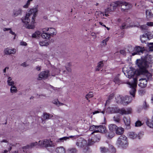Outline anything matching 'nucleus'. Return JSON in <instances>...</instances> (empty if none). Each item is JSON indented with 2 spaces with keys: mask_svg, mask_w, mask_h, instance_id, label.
I'll use <instances>...</instances> for the list:
<instances>
[{
  "mask_svg": "<svg viewBox=\"0 0 153 153\" xmlns=\"http://www.w3.org/2000/svg\"><path fill=\"white\" fill-rule=\"evenodd\" d=\"M139 26H140V28L142 30H145V29L147 27V26L146 25H143L141 26H140V25Z\"/></svg>",
  "mask_w": 153,
  "mask_h": 153,
  "instance_id": "52",
  "label": "nucleus"
},
{
  "mask_svg": "<svg viewBox=\"0 0 153 153\" xmlns=\"http://www.w3.org/2000/svg\"><path fill=\"white\" fill-rule=\"evenodd\" d=\"M111 6L114 7L121 6V9L123 11L128 10L132 7V5L129 3L117 1L112 3Z\"/></svg>",
  "mask_w": 153,
  "mask_h": 153,
  "instance_id": "5",
  "label": "nucleus"
},
{
  "mask_svg": "<svg viewBox=\"0 0 153 153\" xmlns=\"http://www.w3.org/2000/svg\"><path fill=\"white\" fill-rule=\"evenodd\" d=\"M21 65L22 66L24 67H26L28 66V65H27L26 63V62H24V63L21 64Z\"/></svg>",
  "mask_w": 153,
  "mask_h": 153,
  "instance_id": "59",
  "label": "nucleus"
},
{
  "mask_svg": "<svg viewBox=\"0 0 153 153\" xmlns=\"http://www.w3.org/2000/svg\"><path fill=\"white\" fill-rule=\"evenodd\" d=\"M137 134L134 132H130L129 133V137L131 139H135L137 137Z\"/></svg>",
  "mask_w": 153,
  "mask_h": 153,
  "instance_id": "31",
  "label": "nucleus"
},
{
  "mask_svg": "<svg viewBox=\"0 0 153 153\" xmlns=\"http://www.w3.org/2000/svg\"><path fill=\"white\" fill-rule=\"evenodd\" d=\"M111 100H109V99H108V100H107L106 101V104L105 105L109 104Z\"/></svg>",
  "mask_w": 153,
  "mask_h": 153,
  "instance_id": "62",
  "label": "nucleus"
},
{
  "mask_svg": "<svg viewBox=\"0 0 153 153\" xmlns=\"http://www.w3.org/2000/svg\"><path fill=\"white\" fill-rule=\"evenodd\" d=\"M39 44L41 46H47L49 45V43L46 41L40 42Z\"/></svg>",
  "mask_w": 153,
  "mask_h": 153,
  "instance_id": "36",
  "label": "nucleus"
},
{
  "mask_svg": "<svg viewBox=\"0 0 153 153\" xmlns=\"http://www.w3.org/2000/svg\"><path fill=\"white\" fill-rule=\"evenodd\" d=\"M145 90L143 89H140L138 91L139 94L140 96H142L145 93Z\"/></svg>",
  "mask_w": 153,
  "mask_h": 153,
  "instance_id": "43",
  "label": "nucleus"
},
{
  "mask_svg": "<svg viewBox=\"0 0 153 153\" xmlns=\"http://www.w3.org/2000/svg\"><path fill=\"white\" fill-rule=\"evenodd\" d=\"M113 81L116 83L118 84L119 83L120 80L118 76H116L113 79Z\"/></svg>",
  "mask_w": 153,
  "mask_h": 153,
  "instance_id": "45",
  "label": "nucleus"
},
{
  "mask_svg": "<svg viewBox=\"0 0 153 153\" xmlns=\"http://www.w3.org/2000/svg\"><path fill=\"white\" fill-rule=\"evenodd\" d=\"M56 146V144L53 143V142L50 139H49V144H48V147H55Z\"/></svg>",
  "mask_w": 153,
  "mask_h": 153,
  "instance_id": "39",
  "label": "nucleus"
},
{
  "mask_svg": "<svg viewBox=\"0 0 153 153\" xmlns=\"http://www.w3.org/2000/svg\"><path fill=\"white\" fill-rule=\"evenodd\" d=\"M41 34V33L40 31H36L32 34V36L33 38H34L39 37Z\"/></svg>",
  "mask_w": 153,
  "mask_h": 153,
  "instance_id": "33",
  "label": "nucleus"
},
{
  "mask_svg": "<svg viewBox=\"0 0 153 153\" xmlns=\"http://www.w3.org/2000/svg\"><path fill=\"white\" fill-rule=\"evenodd\" d=\"M55 151L57 153H65V149L63 146L57 147Z\"/></svg>",
  "mask_w": 153,
  "mask_h": 153,
  "instance_id": "19",
  "label": "nucleus"
},
{
  "mask_svg": "<svg viewBox=\"0 0 153 153\" xmlns=\"http://www.w3.org/2000/svg\"><path fill=\"white\" fill-rule=\"evenodd\" d=\"M146 17L147 19H149L153 17V14L151 12L150 10H146Z\"/></svg>",
  "mask_w": 153,
  "mask_h": 153,
  "instance_id": "21",
  "label": "nucleus"
},
{
  "mask_svg": "<svg viewBox=\"0 0 153 153\" xmlns=\"http://www.w3.org/2000/svg\"><path fill=\"white\" fill-rule=\"evenodd\" d=\"M120 53L123 55L125 54V52L124 50H120Z\"/></svg>",
  "mask_w": 153,
  "mask_h": 153,
  "instance_id": "63",
  "label": "nucleus"
},
{
  "mask_svg": "<svg viewBox=\"0 0 153 153\" xmlns=\"http://www.w3.org/2000/svg\"><path fill=\"white\" fill-rule=\"evenodd\" d=\"M146 35L147 37V38L148 39H151L152 38H153V36L152 35H150V37L149 36V34H147V33H146Z\"/></svg>",
  "mask_w": 153,
  "mask_h": 153,
  "instance_id": "61",
  "label": "nucleus"
},
{
  "mask_svg": "<svg viewBox=\"0 0 153 153\" xmlns=\"http://www.w3.org/2000/svg\"><path fill=\"white\" fill-rule=\"evenodd\" d=\"M116 134L118 135H120L123 134L124 132V129L122 127H118L115 131Z\"/></svg>",
  "mask_w": 153,
  "mask_h": 153,
  "instance_id": "28",
  "label": "nucleus"
},
{
  "mask_svg": "<svg viewBox=\"0 0 153 153\" xmlns=\"http://www.w3.org/2000/svg\"><path fill=\"white\" fill-rule=\"evenodd\" d=\"M76 145L79 148L84 147L83 151L84 152H86L88 149V147L87 146L86 140L82 138H80L78 139L76 143Z\"/></svg>",
  "mask_w": 153,
  "mask_h": 153,
  "instance_id": "7",
  "label": "nucleus"
},
{
  "mask_svg": "<svg viewBox=\"0 0 153 153\" xmlns=\"http://www.w3.org/2000/svg\"><path fill=\"white\" fill-rule=\"evenodd\" d=\"M53 115L47 113H45L43 114V117L44 120H48L51 119Z\"/></svg>",
  "mask_w": 153,
  "mask_h": 153,
  "instance_id": "25",
  "label": "nucleus"
},
{
  "mask_svg": "<svg viewBox=\"0 0 153 153\" xmlns=\"http://www.w3.org/2000/svg\"><path fill=\"white\" fill-rule=\"evenodd\" d=\"M104 65L102 61H100L97 64V65L95 68L96 71H98L101 70Z\"/></svg>",
  "mask_w": 153,
  "mask_h": 153,
  "instance_id": "20",
  "label": "nucleus"
},
{
  "mask_svg": "<svg viewBox=\"0 0 153 153\" xmlns=\"http://www.w3.org/2000/svg\"><path fill=\"white\" fill-rule=\"evenodd\" d=\"M109 130L111 131H115L116 129L117 128V126L114 124H110L108 126Z\"/></svg>",
  "mask_w": 153,
  "mask_h": 153,
  "instance_id": "22",
  "label": "nucleus"
},
{
  "mask_svg": "<svg viewBox=\"0 0 153 153\" xmlns=\"http://www.w3.org/2000/svg\"><path fill=\"white\" fill-rule=\"evenodd\" d=\"M10 91V92L12 94L16 93L18 91L17 88L14 85L11 86Z\"/></svg>",
  "mask_w": 153,
  "mask_h": 153,
  "instance_id": "30",
  "label": "nucleus"
},
{
  "mask_svg": "<svg viewBox=\"0 0 153 153\" xmlns=\"http://www.w3.org/2000/svg\"><path fill=\"white\" fill-rule=\"evenodd\" d=\"M49 71L48 70L41 72L39 75L38 80H41L46 79L49 75Z\"/></svg>",
  "mask_w": 153,
  "mask_h": 153,
  "instance_id": "9",
  "label": "nucleus"
},
{
  "mask_svg": "<svg viewBox=\"0 0 153 153\" xmlns=\"http://www.w3.org/2000/svg\"><path fill=\"white\" fill-rule=\"evenodd\" d=\"M131 108H128L126 109L124 108H122L119 109L118 110V112L122 115L129 114L131 113Z\"/></svg>",
  "mask_w": 153,
  "mask_h": 153,
  "instance_id": "11",
  "label": "nucleus"
},
{
  "mask_svg": "<svg viewBox=\"0 0 153 153\" xmlns=\"http://www.w3.org/2000/svg\"><path fill=\"white\" fill-rule=\"evenodd\" d=\"M38 8V6L37 5L32 8L29 9L27 11L26 16L22 18V22L26 24L29 23L30 21L29 17L31 15H33V16L32 18V22L34 23L35 17L37 15Z\"/></svg>",
  "mask_w": 153,
  "mask_h": 153,
  "instance_id": "3",
  "label": "nucleus"
},
{
  "mask_svg": "<svg viewBox=\"0 0 153 153\" xmlns=\"http://www.w3.org/2000/svg\"><path fill=\"white\" fill-rule=\"evenodd\" d=\"M113 120L115 122L119 123L120 120V117L119 115H116L113 117Z\"/></svg>",
  "mask_w": 153,
  "mask_h": 153,
  "instance_id": "34",
  "label": "nucleus"
},
{
  "mask_svg": "<svg viewBox=\"0 0 153 153\" xmlns=\"http://www.w3.org/2000/svg\"><path fill=\"white\" fill-rule=\"evenodd\" d=\"M116 102L117 103L122 104L123 105V97L122 96L117 95L115 97Z\"/></svg>",
  "mask_w": 153,
  "mask_h": 153,
  "instance_id": "17",
  "label": "nucleus"
},
{
  "mask_svg": "<svg viewBox=\"0 0 153 153\" xmlns=\"http://www.w3.org/2000/svg\"><path fill=\"white\" fill-rule=\"evenodd\" d=\"M100 139V136L99 134H97L92 139L94 142H98Z\"/></svg>",
  "mask_w": 153,
  "mask_h": 153,
  "instance_id": "32",
  "label": "nucleus"
},
{
  "mask_svg": "<svg viewBox=\"0 0 153 153\" xmlns=\"http://www.w3.org/2000/svg\"><path fill=\"white\" fill-rule=\"evenodd\" d=\"M3 30L4 31H6L9 30V33L11 34L14 35V37H13V39H15L16 37V34L15 33L13 32L11 30V28H3Z\"/></svg>",
  "mask_w": 153,
  "mask_h": 153,
  "instance_id": "27",
  "label": "nucleus"
},
{
  "mask_svg": "<svg viewBox=\"0 0 153 153\" xmlns=\"http://www.w3.org/2000/svg\"><path fill=\"white\" fill-rule=\"evenodd\" d=\"M69 153H77V150L75 148H69L68 150Z\"/></svg>",
  "mask_w": 153,
  "mask_h": 153,
  "instance_id": "35",
  "label": "nucleus"
},
{
  "mask_svg": "<svg viewBox=\"0 0 153 153\" xmlns=\"http://www.w3.org/2000/svg\"><path fill=\"white\" fill-rule=\"evenodd\" d=\"M20 45L22 46H26L27 45V43L26 42L22 41L20 42Z\"/></svg>",
  "mask_w": 153,
  "mask_h": 153,
  "instance_id": "54",
  "label": "nucleus"
},
{
  "mask_svg": "<svg viewBox=\"0 0 153 153\" xmlns=\"http://www.w3.org/2000/svg\"><path fill=\"white\" fill-rule=\"evenodd\" d=\"M9 67H6L4 70H3V72L4 73H5L6 72V71L7 70H8L9 69Z\"/></svg>",
  "mask_w": 153,
  "mask_h": 153,
  "instance_id": "64",
  "label": "nucleus"
},
{
  "mask_svg": "<svg viewBox=\"0 0 153 153\" xmlns=\"http://www.w3.org/2000/svg\"><path fill=\"white\" fill-rule=\"evenodd\" d=\"M64 105V104L63 103L60 102H58V103H56V105L58 106H59L61 105Z\"/></svg>",
  "mask_w": 153,
  "mask_h": 153,
  "instance_id": "60",
  "label": "nucleus"
},
{
  "mask_svg": "<svg viewBox=\"0 0 153 153\" xmlns=\"http://www.w3.org/2000/svg\"><path fill=\"white\" fill-rule=\"evenodd\" d=\"M69 139V137H64L59 138L57 140V142H63L64 140H66Z\"/></svg>",
  "mask_w": 153,
  "mask_h": 153,
  "instance_id": "37",
  "label": "nucleus"
},
{
  "mask_svg": "<svg viewBox=\"0 0 153 153\" xmlns=\"http://www.w3.org/2000/svg\"><path fill=\"white\" fill-rule=\"evenodd\" d=\"M107 131L106 128L104 126L101 125L97 126V130L94 131L91 134H93L95 133L100 132L102 133H105Z\"/></svg>",
  "mask_w": 153,
  "mask_h": 153,
  "instance_id": "10",
  "label": "nucleus"
},
{
  "mask_svg": "<svg viewBox=\"0 0 153 153\" xmlns=\"http://www.w3.org/2000/svg\"><path fill=\"white\" fill-rule=\"evenodd\" d=\"M61 70H59L57 69L56 68H54L53 71H56L57 72L55 73L56 74H58L60 72V71H61Z\"/></svg>",
  "mask_w": 153,
  "mask_h": 153,
  "instance_id": "57",
  "label": "nucleus"
},
{
  "mask_svg": "<svg viewBox=\"0 0 153 153\" xmlns=\"http://www.w3.org/2000/svg\"><path fill=\"white\" fill-rule=\"evenodd\" d=\"M101 152L102 153H105L107 152L108 149L105 147L100 148Z\"/></svg>",
  "mask_w": 153,
  "mask_h": 153,
  "instance_id": "40",
  "label": "nucleus"
},
{
  "mask_svg": "<svg viewBox=\"0 0 153 153\" xmlns=\"http://www.w3.org/2000/svg\"><path fill=\"white\" fill-rule=\"evenodd\" d=\"M16 52V50L15 49H12L6 48L4 50V53L6 55H9L11 54H14Z\"/></svg>",
  "mask_w": 153,
  "mask_h": 153,
  "instance_id": "15",
  "label": "nucleus"
},
{
  "mask_svg": "<svg viewBox=\"0 0 153 153\" xmlns=\"http://www.w3.org/2000/svg\"><path fill=\"white\" fill-rule=\"evenodd\" d=\"M109 149L111 150V152L112 153H114L116 152L115 149L111 145L110 146Z\"/></svg>",
  "mask_w": 153,
  "mask_h": 153,
  "instance_id": "46",
  "label": "nucleus"
},
{
  "mask_svg": "<svg viewBox=\"0 0 153 153\" xmlns=\"http://www.w3.org/2000/svg\"><path fill=\"white\" fill-rule=\"evenodd\" d=\"M105 133L106 137L108 139L112 138L114 135V133L113 131H106Z\"/></svg>",
  "mask_w": 153,
  "mask_h": 153,
  "instance_id": "23",
  "label": "nucleus"
},
{
  "mask_svg": "<svg viewBox=\"0 0 153 153\" xmlns=\"http://www.w3.org/2000/svg\"><path fill=\"white\" fill-rule=\"evenodd\" d=\"M23 10L21 8H17L14 9L13 11V16L14 17L17 16L19 15H21Z\"/></svg>",
  "mask_w": 153,
  "mask_h": 153,
  "instance_id": "12",
  "label": "nucleus"
},
{
  "mask_svg": "<svg viewBox=\"0 0 153 153\" xmlns=\"http://www.w3.org/2000/svg\"><path fill=\"white\" fill-rule=\"evenodd\" d=\"M129 27V26H128V25H127L126 24V23L125 22L124 23H123L122 24L121 26L120 27V28L121 29H125V28L127 29Z\"/></svg>",
  "mask_w": 153,
  "mask_h": 153,
  "instance_id": "44",
  "label": "nucleus"
},
{
  "mask_svg": "<svg viewBox=\"0 0 153 153\" xmlns=\"http://www.w3.org/2000/svg\"><path fill=\"white\" fill-rule=\"evenodd\" d=\"M49 34L51 36H53L54 35H56L57 34V31L56 30L53 28H49Z\"/></svg>",
  "mask_w": 153,
  "mask_h": 153,
  "instance_id": "18",
  "label": "nucleus"
},
{
  "mask_svg": "<svg viewBox=\"0 0 153 153\" xmlns=\"http://www.w3.org/2000/svg\"><path fill=\"white\" fill-rule=\"evenodd\" d=\"M33 0H28L26 3L23 6V7L25 8H27L28 7L30 4V2L32 1Z\"/></svg>",
  "mask_w": 153,
  "mask_h": 153,
  "instance_id": "38",
  "label": "nucleus"
},
{
  "mask_svg": "<svg viewBox=\"0 0 153 153\" xmlns=\"http://www.w3.org/2000/svg\"><path fill=\"white\" fill-rule=\"evenodd\" d=\"M49 144V139L44 140L43 141L39 140L38 143L37 142L31 143L30 145H27L23 147V151H26L25 149L31 148L33 147L38 145L42 147H47Z\"/></svg>",
  "mask_w": 153,
  "mask_h": 153,
  "instance_id": "4",
  "label": "nucleus"
},
{
  "mask_svg": "<svg viewBox=\"0 0 153 153\" xmlns=\"http://www.w3.org/2000/svg\"><path fill=\"white\" fill-rule=\"evenodd\" d=\"M145 50L144 47L140 46H136L134 49V52L132 53V56L136 54L140 55L143 53Z\"/></svg>",
  "mask_w": 153,
  "mask_h": 153,
  "instance_id": "8",
  "label": "nucleus"
},
{
  "mask_svg": "<svg viewBox=\"0 0 153 153\" xmlns=\"http://www.w3.org/2000/svg\"><path fill=\"white\" fill-rule=\"evenodd\" d=\"M25 27L26 28L30 29H33L34 28V25L29 24L27 25Z\"/></svg>",
  "mask_w": 153,
  "mask_h": 153,
  "instance_id": "47",
  "label": "nucleus"
},
{
  "mask_svg": "<svg viewBox=\"0 0 153 153\" xmlns=\"http://www.w3.org/2000/svg\"><path fill=\"white\" fill-rule=\"evenodd\" d=\"M149 107V105L146 104V101H144L143 104V108L145 109H146L148 108Z\"/></svg>",
  "mask_w": 153,
  "mask_h": 153,
  "instance_id": "48",
  "label": "nucleus"
},
{
  "mask_svg": "<svg viewBox=\"0 0 153 153\" xmlns=\"http://www.w3.org/2000/svg\"><path fill=\"white\" fill-rule=\"evenodd\" d=\"M147 81L146 79L143 78L140 79L139 80L140 82L138 84L139 86L142 88L146 87L147 84Z\"/></svg>",
  "mask_w": 153,
  "mask_h": 153,
  "instance_id": "13",
  "label": "nucleus"
},
{
  "mask_svg": "<svg viewBox=\"0 0 153 153\" xmlns=\"http://www.w3.org/2000/svg\"><path fill=\"white\" fill-rule=\"evenodd\" d=\"M132 99L131 98H130L128 96H126L125 97H123V105H126L129 103H130Z\"/></svg>",
  "mask_w": 153,
  "mask_h": 153,
  "instance_id": "16",
  "label": "nucleus"
},
{
  "mask_svg": "<svg viewBox=\"0 0 153 153\" xmlns=\"http://www.w3.org/2000/svg\"><path fill=\"white\" fill-rule=\"evenodd\" d=\"M109 9V8H107L105 10V14H104L102 12L100 11H99L98 12L99 14L100 15L101 17L104 16V15L106 16H108L107 13H108L109 12H111L112 10L111 9H110V10H108Z\"/></svg>",
  "mask_w": 153,
  "mask_h": 153,
  "instance_id": "24",
  "label": "nucleus"
},
{
  "mask_svg": "<svg viewBox=\"0 0 153 153\" xmlns=\"http://www.w3.org/2000/svg\"><path fill=\"white\" fill-rule=\"evenodd\" d=\"M142 125L141 122L138 121L136 122L135 123V126H140Z\"/></svg>",
  "mask_w": 153,
  "mask_h": 153,
  "instance_id": "49",
  "label": "nucleus"
},
{
  "mask_svg": "<svg viewBox=\"0 0 153 153\" xmlns=\"http://www.w3.org/2000/svg\"><path fill=\"white\" fill-rule=\"evenodd\" d=\"M97 126H96L93 125L90 126L89 128V130L91 131H92L93 130L95 131V129H97Z\"/></svg>",
  "mask_w": 153,
  "mask_h": 153,
  "instance_id": "42",
  "label": "nucleus"
},
{
  "mask_svg": "<svg viewBox=\"0 0 153 153\" xmlns=\"http://www.w3.org/2000/svg\"><path fill=\"white\" fill-rule=\"evenodd\" d=\"M114 96V93H112L109 95L108 99H109V100H111L113 98Z\"/></svg>",
  "mask_w": 153,
  "mask_h": 153,
  "instance_id": "51",
  "label": "nucleus"
},
{
  "mask_svg": "<svg viewBox=\"0 0 153 153\" xmlns=\"http://www.w3.org/2000/svg\"><path fill=\"white\" fill-rule=\"evenodd\" d=\"M93 96V93L92 92H90L89 93L86 95V98H87V100L88 99L90 98L91 97H92Z\"/></svg>",
  "mask_w": 153,
  "mask_h": 153,
  "instance_id": "41",
  "label": "nucleus"
},
{
  "mask_svg": "<svg viewBox=\"0 0 153 153\" xmlns=\"http://www.w3.org/2000/svg\"><path fill=\"white\" fill-rule=\"evenodd\" d=\"M116 144L119 147L126 148L128 144L127 137L124 135L120 136L118 139Z\"/></svg>",
  "mask_w": 153,
  "mask_h": 153,
  "instance_id": "6",
  "label": "nucleus"
},
{
  "mask_svg": "<svg viewBox=\"0 0 153 153\" xmlns=\"http://www.w3.org/2000/svg\"><path fill=\"white\" fill-rule=\"evenodd\" d=\"M110 5V8H109V9L108 10H110V9H111V11H112L113 10H114L116 7H114L112 6H111V4Z\"/></svg>",
  "mask_w": 153,
  "mask_h": 153,
  "instance_id": "58",
  "label": "nucleus"
},
{
  "mask_svg": "<svg viewBox=\"0 0 153 153\" xmlns=\"http://www.w3.org/2000/svg\"><path fill=\"white\" fill-rule=\"evenodd\" d=\"M42 37L44 39H49L51 36L48 33H44L41 34Z\"/></svg>",
  "mask_w": 153,
  "mask_h": 153,
  "instance_id": "26",
  "label": "nucleus"
},
{
  "mask_svg": "<svg viewBox=\"0 0 153 153\" xmlns=\"http://www.w3.org/2000/svg\"><path fill=\"white\" fill-rule=\"evenodd\" d=\"M124 122L127 128L129 129L130 128V119L129 117H124L123 118Z\"/></svg>",
  "mask_w": 153,
  "mask_h": 153,
  "instance_id": "14",
  "label": "nucleus"
},
{
  "mask_svg": "<svg viewBox=\"0 0 153 153\" xmlns=\"http://www.w3.org/2000/svg\"><path fill=\"white\" fill-rule=\"evenodd\" d=\"M153 62L151 59V57L150 55H147L143 59H137L136 63L139 68L138 72L139 74L143 75L147 80H151L152 79V75L148 70L149 68L152 67L151 63Z\"/></svg>",
  "mask_w": 153,
  "mask_h": 153,
  "instance_id": "1",
  "label": "nucleus"
},
{
  "mask_svg": "<svg viewBox=\"0 0 153 153\" xmlns=\"http://www.w3.org/2000/svg\"><path fill=\"white\" fill-rule=\"evenodd\" d=\"M65 68L68 72H71V69L70 68L67 67V66H65Z\"/></svg>",
  "mask_w": 153,
  "mask_h": 153,
  "instance_id": "55",
  "label": "nucleus"
},
{
  "mask_svg": "<svg viewBox=\"0 0 153 153\" xmlns=\"http://www.w3.org/2000/svg\"><path fill=\"white\" fill-rule=\"evenodd\" d=\"M135 74V71L132 70L129 71L127 73L126 76L130 79H132L133 81L131 82H128V83L129 87L131 88L129 92L131 95L133 97H134L136 92V88L137 87V79L136 77H134Z\"/></svg>",
  "mask_w": 153,
  "mask_h": 153,
  "instance_id": "2",
  "label": "nucleus"
},
{
  "mask_svg": "<svg viewBox=\"0 0 153 153\" xmlns=\"http://www.w3.org/2000/svg\"><path fill=\"white\" fill-rule=\"evenodd\" d=\"M8 85L9 86H12L14 85V82L12 80V78L11 77H8L7 81Z\"/></svg>",
  "mask_w": 153,
  "mask_h": 153,
  "instance_id": "29",
  "label": "nucleus"
},
{
  "mask_svg": "<svg viewBox=\"0 0 153 153\" xmlns=\"http://www.w3.org/2000/svg\"><path fill=\"white\" fill-rule=\"evenodd\" d=\"M49 28H45L42 29V31L43 33H46V32L48 31Z\"/></svg>",
  "mask_w": 153,
  "mask_h": 153,
  "instance_id": "53",
  "label": "nucleus"
},
{
  "mask_svg": "<svg viewBox=\"0 0 153 153\" xmlns=\"http://www.w3.org/2000/svg\"><path fill=\"white\" fill-rule=\"evenodd\" d=\"M109 39V37H108L107 38H106L105 39L103 40V42H105V44H103V45L104 46H105L107 45V42L108 41Z\"/></svg>",
  "mask_w": 153,
  "mask_h": 153,
  "instance_id": "50",
  "label": "nucleus"
},
{
  "mask_svg": "<svg viewBox=\"0 0 153 153\" xmlns=\"http://www.w3.org/2000/svg\"><path fill=\"white\" fill-rule=\"evenodd\" d=\"M146 25L148 26H153V22H147L146 23Z\"/></svg>",
  "mask_w": 153,
  "mask_h": 153,
  "instance_id": "56",
  "label": "nucleus"
}]
</instances>
